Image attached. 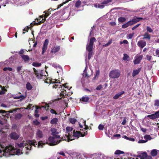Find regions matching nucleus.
<instances>
[{"instance_id":"9d476101","label":"nucleus","mask_w":159,"mask_h":159,"mask_svg":"<svg viewBox=\"0 0 159 159\" xmlns=\"http://www.w3.org/2000/svg\"><path fill=\"white\" fill-rule=\"evenodd\" d=\"M137 45L140 48L142 49L146 45V42L144 40H141L138 42Z\"/></svg>"},{"instance_id":"2eb2a0df","label":"nucleus","mask_w":159,"mask_h":159,"mask_svg":"<svg viewBox=\"0 0 159 159\" xmlns=\"http://www.w3.org/2000/svg\"><path fill=\"white\" fill-rule=\"evenodd\" d=\"M125 93L124 91H122L116 94L115 96L113 97V98L115 99H118L119 98L121 97V95Z\"/></svg>"},{"instance_id":"4c0bfd02","label":"nucleus","mask_w":159,"mask_h":159,"mask_svg":"<svg viewBox=\"0 0 159 159\" xmlns=\"http://www.w3.org/2000/svg\"><path fill=\"white\" fill-rule=\"evenodd\" d=\"M41 65V64L38 62H33L32 64V65L35 67H39Z\"/></svg>"},{"instance_id":"bb28decb","label":"nucleus","mask_w":159,"mask_h":159,"mask_svg":"<svg viewBox=\"0 0 159 159\" xmlns=\"http://www.w3.org/2000/svg\"><path fill=\"white\" fill-rule=\"evenodd\" d=\"M6 90L5 88L2 87L0 85V94H4Z\"/></svg>"},{"instance_id":"de8ad7c7","label":"nucleus","mask_w":159,"mask_h":159,"mask_svg":"<svg viewBox=\"0 0 159 159\" xmlns=\"http://www.w3.org/2000/svg\"><path fill=\"white\" fill-rule=\"evenodd\" d=\"M155 106L158 107L159 106V100H157L155 101L154 104Z\"/></svg>"},{"instance_id":"774afa93","label":"nucleus","mask_w":159,"mask_h":159,"mask_svg":"<svg viewBox=\"0 0 159 159\" xmlns=\"http://www.w3.org/2000/svg\"><path fill=\"white\" fill-rule=\"evenodd\" d=\"M156 55L157 57H159V50L157 49L156 51Z\"/></svg>"},{"instance_id":"39448f33","label":"nucleus","mask_w":159,"mask_h":159,"mask_svg":"<svg viewBox=\"0 0 159 159\" xmlns=\"http://www.w3.org/2000/svg\"><path fill=\"white\" fill-rule=\"evenodd\" d=\"M6 150L7 152H9L10 154L11 155H15L16 149L15 148L11 146H10L8 147H6Z\"/></svg>"},{"instance_id":"c9c22d12","label":"nucleus","mask_w":159,"mask_h":159,"mask_svg":"<svg viewBox=\"0 0 159 159\" xmlns=\"http://www.w3.org/2000/svg\"><path fill=\"white\" fill-rule=\"evenodd\" d=\"M112 1V0H105L102 2V3L103 4V5L104 4L105 5H107L109 3L111 2Z\"/></svg>"},{"instance_id":"8fccbe9b","label":"nucleus","mask_w":159,"mask_h":159,"mask_svg":"<svg viewBox=\"0 0 159 159\" xmlns=\"http://www.w3.org/2000/svg\"><path fill=\"white\" fill-rule=\"evenodd\" d=\"M25 146H26V145H25L23 143H20V144H18V146L20 148H22V147H23L24 148H25Z\"/></svg>"},{"instance_id":"f8f14e48","label":"nucleus","mask_w":159,"mask_h":159,"mask_svg":"<svg viewBox=\"0 0 159 159\" xmlns=\"http://www.w3.org/2000/svg\"><path fill=\"white\" fill-rule=\"evenodd\" d=\"M11 139H18L19 138V135L15 132L12 133L10 135Z\"/></svg>"},{"instance_id":"69168bd1","label":"nucleus","mask_w":159,"mask_h":159,"mask_svg":"<svg viewBox=\"0 0 159 159\" xmlns=\"http://www.w3.org/2000/svg\"><path fill=\"white\" fill-rule=\"evenodd\" d=\"M140 25V24H137V25H135V26H134V27H133L132 28V30H134V29H135L136 28H137L138 27H139Z\"/></svg>"},{"instance_id":"603ef678","label":"nucleus","mask_w":159,"mask_h":159,"mask_svg":"<svg viewBox=\"0 0 159 159\" xmlns=\"http://www.w3.org/2000/svg\"><path fill=\"white\" fill-rule=\"evenodd\" d=\"M15 153V155H19L20 153V149H16Z\"/></svg>"},{"instance_id":"f3484780","label":"nucleus","mask_w":159,"mask_h":159,"mask_svg":"<svg viewBox=\"0 0 159 159\" xmlns=\"http://www.w3.org/2000/svg\"><path fill=\"white\" fill-rule=\"evenodd\" d=\"M60 49L59 46H57L53 48L51 50V52L52 53H56L58 52Z\"/></svg>"},{"instance_id":"58836bf2","label":"nucleus","mask_w":159,"mask_h":159,"mask_svg":"<svg viewBox=\"0 0 159 159\" xmlns=\"http://www.w3.org/2000/svg\"><path fill=\"white\" fill-rule=\"evenodd\" d=\"M73 130V128L67 126L66 128V130L68 132H70L72 131Z\"/></svg>"},{"instance_id":"13d9d810","label":"nucleus","mask_w":159,"mask_h":159,"mask_svg":"<svg viewBox=\"0 0 159 159\" xmlns=\"http://www.w3.org/2000/svg\"><path fill=\"white\" fill-rule=\"evenodd\" d=\"M126 122L127 120H126V118H125L123 120L121 123V124L123 125H125Z\"/></svg>"},{"instance_id":"5701e85b","label":"nucleus","mask_w":159,"mask_h":159,"mask_svg":"<svg viewBox=\"0 0 159 159\" xmlns=\"http://www.w3.org/2000/svg\"><path fill=\"white\" fill-rule=\"evenodd\" d=\"M37 135L39 138H42L43 134L42 131L39 130H38L37 132Z\"/></svg>"},{"instance_id":"7ed1b4c3","label":"nucleus","mask_w":159,"mask_h":159,"mask_svg":"<svg viewBox=\"0 0 159 159\" xmlns=\"http://www.w3.org/2000/svg\"><path fill=\"white\" fill-rule=\"evenodd\" d=\"M66 140L69 142L73 140H46L47 143L50 146H54L59 143L62 140Z\"/></svg>"},{"instance_id":"09e8293b","label":"nucleus","mask_w":159,"mask_h":159,"mask_svg":"<svg viewBox=\"0 0 159 159\" xmlns=\"http://www.w3.org/2000/svg\"><path fill=\"white\" fill-rule=\"evenodd\" d=\"M129 25L128 24V22H127V23H125V24H124L122 25V27L123 28H125L128 26H129Z\"/></svg>"},{"instance_id":"1a4fd4ad","label":"nucleus","mask_w":159,"mask_h":159,"mask_svg":"<svg viewBox=\"0 0 159 159\" xmlns=\"http://www.w3.org/2000/svg\"><path fill=\"white\" fill-rule=\"evenodd\" d=\"M48 39H45V41L43 43V46L42 48V54H43L47 48L48 45Z\"/></svg>"},{"instance_id":"393cba45","label":"nucleus","mask_w":159,"mask_h":159,"mask_svg":"<svg viewBox=\"0 0 159 159\" xmlns=\"http://www.w3.org/2000/svg\"><path fill=\"white\" fill-rule=\"evenodd\" d=\"M58 121V119L56 118H55L52 119L51 120L50 123L52 124L56 125Z\"/></svg>"},{"instance_id":"e433bc0d","label":"nucleus","mask_w":159,"mask_h":159,"mask_svg":"<svg viewBox=\"0 0 159 159\" xmlns=\"http://www.w3.org/2000/svg\"><path fill=\"white\" fill-rule=\"evenodd\" d=\"M26 88L28 90H30L32 88V86L29 83H27L26 84Z\"/></svg>"},{"instance_id":"6e6d98bb","label":"nucleus","mask_w":159,"mask_h":159,"mask_svg":"<svg viewBox=\"0 0 159 159\" xmlns=\"http://www.w3.org/2000/svg\"><path fill=\"white\" fill-rule=\"evenodd\" d=\"M102 87L103 86L102 85H99L96 88V89L97 90H100L102 89Z\"/></svg>"},{"instance_id":"a18cd8bd","label":"nucleus","mask_w":159,"mask_h":159,"mask_svg":"<svg viewBox=\"0 0 159 159\" xmlns=\"http://www.w3.org/2000/svg\"><path fill=\"white\" fill-rule=\"evenodd\" d=\"M45 143H42L41 142H39L38 146L39 148H42L43 147V145H45Z\"/></svg>"},{"instance_id":"5fc2aeb1","label":"nucleus","mask_w":159,"mask_h":159,"mask_svg":"<svg viewBox=\"0 0 159 159\" xmlns=\"http://www.w3.org/2000/svg\"><path fill=\"white\" fill-rule=\"evenodd\" d=\"M98 128V129L99 130H102L103 129L104 126H103V125L101 124H100L99 125Z\"/></svg>"},{"instance_id":"a19ab883","label":"nucleus","mask_w":159,"mask_h":159,"mask_svg":"<svg viewBox=\"0 0 159 159\" xmlns=\"http://www.w3.org/2000/svg\"><path fill=\"white\" fill-rule=\"evenodd\" d=\"M81 4V2L80 1H78L76 2L75 6L77 7H79Z\"/></svg>"},{"instance_id":"4be33fe9","label":"nucleus","mask_w":159,"mask_h":159,"mask_svg":"<svg viewBox=\"0 0 159 159\" xmlns=\"http://www.w3.org/2000/svg\"><path fill=\"white\" fill-rule=\"evenodd\" d=\"M26 97V96H24L22 95H20L19 96H15L13 97V98L15 99H20V100H22L24 99Z\"/></svg>"},{"instance_id":"f704fd0d","label":"nucleus","mask_w":159,"mask_h":159,"mask_svg":"<svg viewBox=\"0 0 159 159\" xmlns=\"http://www.w3.org/2000/svg\"><path fill=\"white\" fill-rule=\"evenodd\" d=\"M147 116V117L150 118L151 119H152V120H153V119L157 118L156 117L155 114H153L152 115H148Z\"/></svg>"},{"instance_id":"ea45409f","label":"nucleus","mask_w":159,"mask_h":159,"mask_svg":"<svg viewBox=\"0 0 159 159\" xmlns=\"http://www.w3.org/2000/svg\"><path fill=\"white\" fill-rule=\"evenodd\" d=\"M143 137L145 139H153L150 135L148 134L144 136Z\"/></svg>"},{"instance_id":"b1692460","label":"nucleus","mask_w":159,"mask_h":159,"mask_svg":"<svg viewBox=\"0 0 159 159\" xmlns=\"http://www.w3.org/2000/svg\"><path fill=\"white\" fill-rule=\"evenodd\" d=\"M143 39H147L149 40L150 39V35L148 33H146L143 35Z\"/></svg>"},{"instance_id":"3c124183","label":"nucleus","mask_w":159,"mask_h":159,"mask_svg":"<svg viewBox=\"0 0 159 159\" xmlns=\"http://www.w3.org/2000/svg\"><path fill=\"white\" fill-rule=\"evenodd\" d=\"M88 52H89V53H88V59L89 60L91 57V56L92 55L93 52H92V51H88Z\"/></svg>"},{"instance_id":"4468645a","label":"nucleus","mask_w":159,"mask_h":159,"mask_svg":"<svg viewBox=\"0 0 159 159\" xmlns=\"http://www.w3.org/2000/svg\"><path fill=\"white\" fill-rule=\"evenodd\" d=\"M21 57L24 62L25 63H28L30 60L29 57L26 55H21Z\"/></svg>"},{"instance_id":"052dcab7","label":"nucleus","mask_w":159,"mask_h":159,"mask_svg":"<svg viewBox=\"0 0 159 159\" xmlns=\"http://www.w3.org/2000/svg\"><path fill=\"white\" fill-rule=\"evenodd\" d=\"M22 115L20 113L18 114L16 116V118L17 119H20L22 117Z\"/></svg>"},{"instance_id":"2f4dec72","label":"nucleus","mask_w":159,"mask_h":159,"mask_svg":"<svg viewBox=\"0 0 159 159\" xmlns=\"http://www.w3.org/2000/svg\"><path fill=\"white\" fill-rule=\"evenodd\" d=\"M93 48V46L87 44L86 46V49L87 51H92Z\"/></svg>"},{"instance_id":"cd10ccee","label":"nucleus","mask_w":159,"mask_h":159,"mask_svg":"<svg viewBox=\"0 0 159 159\" xmlns=\"http://www.w3.org/2000/svg\"><path fill=\"white\" fill-rule=\"evenodd\" d=\"M140 71V70L139 69L134 70L133 71V72L132 73V76L133 77L135 76H136V75H138Z\"/></svg>"},{"instance_id":"dca6fc26","label":"nucleus","mask_w":159,"mask_h":159,"mask_svg":"<svg viewBox=\"0 0 159 159\" xmlns=\"http://www.w3.org/2000/svg\"><path fill=\"white\" fill-rule=\"evenodd\" d=\"M43 15L39 17L37 19V21L39 22L38 23L39 24H40L42 23H43L44 21L46 20V19L45 18L43 19Z\"/></svg>"},{"instance_id":"473e14b6","label":"nucleus","mask_w":159,"mask_h":159,"mask_svg":"<svg viewBox=\"0 0 159 159\" xmlns=\"http://www.w3.org/2000/svg\"><path fill=\"white\" fill-rule=\"evenodd\" d=\"M125 153L123 151H121L119 150H116L115 152V154L116 155H120V154H123Z\"/></svg>"},{"instance_id":"a211bd4d","label":"nucleus","mask_w":159,"mask_h":159,"mask_svg":"<svg viewBox=\"0 0 159 159\" xmlns=\"http://www.w3.org/2000/svg\"><path fill=\"white\" fill-rule=\"evenodd\" d=\"M89 100V98L87 96H84L81 99H80V100L83 102H87Z\"/></svg>"},{"instance_id":"bf43d9fd","label":"nucleus","mask_w":159,"mask_h":159,"mask_svg":"<svg viewBox=\"0 0 159 159\" xmlns=\"http://www.w3.org/2000/svg\"><path fill=\"white\" fill-rule=\"evenodd\" d=\"M128 43V41L126 40H124L122 42H120V44H122L123 43L127 44Z\"/></svg>"},{"instance_id":"f03ea898","label":"nucleus","mask_w":159,"mask_h":159,"mask_svg":"<svg viewBox=\"0 0 159 159\" xmlns=\"http://www.w3.org/2000/svg\"><path fill=\"white\" fill-rule=\"evenodd\" d=\"M120 75V72L118 70H114L111 71L109 74L110 77L113 79L118 78Z\"/></svg>"},{"instance_id":"e2e57ef3","label":"nucleus","mask_w":159,"mask_h":159,"mask_svg":"<svg viewBox=\"0 0 159 159\" xmlns=\"http://www.w3.org/2000/svg\"><path fill=\"white\" fill-rule=\"evenodd\" d=\"M154 114L157 118H159V111L156 112Z\"/></svg>"},{"instance_id":"423d86ee","label":"nucleus","mask_w":159,"mask_h":159,"mask_svg":"<svg viewBox=\"0 0 159 159\" xmlns=\"http://www.w3.org/2000/svg\"><path fill=\"white\" fill-rule=\"evenodd\" d=\"M137 157L141 159H146L147 158V153L146 152H138Z\"/></svg>"},{"instance_id":"4d7b16f0","label":"nucleus","mask_w":159,"mask_h":159,"mask_svg":"<svg viewBox=\"0 0 159 159\" xmlns=\"http://www.w3.org/2000/svg\"><path fill=\"white\" fill-rule=\"evenodd\" d=\"M128 22V23L129 26L131 25L134 24L132 20L129 21Z\"/></svg>"},{"instance_id":"9b49d317","label":"nucleus","mask_w":159,"mask_h":159,"mask_svg":"<svg viewBox=\"0 0 159 159\" xmlns=\"http://www.w3.org/2000/svg\"><path fill=\"white\" fill-rule=\"evenodd\" d=\"M142 58L143 56L142 55H139L136 57L135 60L134 61V64H139L140 61L142 59Z\"/></svg>"},{"instance_id":"20e7f679","label":"nucleus","mask_w":159,"mask_h":159,"mask_svg":"<svg viewBox=\"0 0 159 159\" xmlns=\"http://www.w3.org/2000/svg\"><path fill=\"white\" fill-rule=\"evenodd\" d=\"M9 111L6 112L5 111L3 110H0V117H1L2 119H3L5 120H7V118H8L9 117L8 113ZM0 124L3 125V122L0 120Z\"/></svg>"},{"instance_id":"412c9836","label":"nucleus","mask_w":159,"mask_h":159,"mask_svg":"<svg viewBox=\"0 0 159 159\" xmlns=\"http://www.w3.org/2000/svg\"><path fill=\"white\" fill-rule=\"evenodd\" d=\"M94 6L96 8H103L104 7V5H103L102 3V2L98 4H94Z\"/></svg>"},{"instance_id":"49530a36","label":"nucleus","mask_w":159,"mask_h":159,"mask_svg":"<svg viewBox=\"0 0 159 159\" xmlns=\"http://www.w3.org/2000/svg\"><path fill=\"white\" fill-rule=\"evenodd\" d=\"M148 140H139L138 143H143L147 142Z\"/></svg>"},{"instance_id":"6e6552de","label":"nucleus","mask_w":159,"mask_h":159,"mask_svg":"<svg viewBox=\"0 0 159 159\" xmlns=\"http://www.w3.org/2000/svg\"><path fill=\"white\" fill-rule=\"evenodd\" d=\"M87 134V132H84V134H82L80 132L78 131H76L75 132V131H74V133H73V135L76 138H78L79 137L82 136L83 137L86 135Z\"/></svg>"},{"instance_id":"680f3d73","label":"nucleus","mask_w":159,"mask_h":159,"mask_svg":"<svg viewBox=\"0 0 159 159\" xmlns=\"http://www.w3.org/2000/svg\"><path fill=\"white\" fill-rule=\"evenodd\" d=\"M146 57H147V59L149 61H150V60L151 59V58H152V56L148 55L146 56Z\"/></svg>"},{"instance_id":"6ab92c4d","label":"nucleus","mask_w":159,"mask_h":159,"mask_svg":"<svg viewBox=\"0 0 159 159\" xmlns=\"http://www.w3.org/2000/svg\"><path fill=\"white\" fill-rule=\"evenodd\" d=\"M45 106H42L41 107H40V106H36V109H41V108L42 107L44 108L47 111L49 109V106L47 103H45Z\"/></svg>"},{"instance_id":"c756f323","label":"nucleus","mask_w":159,"mask_h":159,"mask_svg":"<svg viewBox=\"0 0 159 159\" xmlns=\"http://www.w3.org/2000/svg\"><path fill=\"white\" fill-rule=\"evenodd\" d=\"M123 55V59L124 61H128L129 60V57L127 54H124Z\"/></svg>"},{"instance_id":"c85d7f7f","label":"nucleus","mask_w":159,"mask_h":159,"mask_svg":"<svg viewBox=\"0 0 159 159\" xmlns=\"http://www.w3.org/2000/svg\"><path fill=\"white\" fill-rule=\"evenodd\" d=\"M141 17H135L132 19L134 23L135 24L137 22L139 21L140 20L143 19Z\"/></svg>"},{"instance_id":"338daca9","label":"nucleus","mask_w":159,"mask_h":159,"mask_svg":"<svg viewBox=\"0 0 159 159\" xmlns=\"http://www.w3.org/2000/svg\"><path fill=\"white\" fill-rule=\"evenodd\" d=\"M140 129L144 133L146 132L147 130V129H146L144 128L141 127H140Z\"/></svg>"},{"instance_id":"79ce46f5","label":"nucleus","mask_w":159,"mask_h":159,"mask_svg":"<svg viewBox=\"0 0 159 159\" xmlns=\"http://www.w3.org/2000/svg\"><path fill=\"white\" fill-rule=\"evenodd\" d=\"M112 43V40L111 39L109 41V42L106 44L103 45V47H106L109 46Z\"/></svg>"},{"instance_id":"c03bdc74","label":"nucleus","mask_w":159,"mask_h":159,"mask_svg":"<svg viewBox=\"0 0 159 159\" xmlns=\"http://www.w3.org/2000/svg\"><path fill=\"white\" fill-rule=\"evenodd\" d=\"M76 121V119L74 118H70V122L72 124H75Z\"/></svg>"},{"instance_id":"f257e3e1","label":"nucleus","mask_w":159,"mask_h":159,"mask_svg":"<svg viewBox=\"0 0 159 159\" xmlns=\"http://www.w3.org/2000/svg\"><path fill=\"white\" fill-rule=\"evenodd\" d=\"M33 70L34 74L38 79L44 80V82L45 83L51 84V86L53 88H57V90L61 88V90L62 89V87L60 85L61 83L60 82L57 81V80L55 79L51 80L50 79H47L46 75H43L42 71H38L34 68H33Z\"/></svg>"},{"instance_id":"0eeeda50","label":"nucleus","mask_w":159,"mask_h":159,"mask_svg":"<svg viewBox=\"0 0 159 159\" xmlns=\"http://www.w3.org/2000/svg\"><path fill=\"white\" fill-rule=\"evenodd\" d=\"M51 131L52 136L54 138L59 139L60 138V136L58 135V132L57 131V130L55 128H52L51 129Z\"/></svg>"},{"instance_id":"7c9ffc66","label":"nucleus","mask_w":159,"mask_h":159,"mask_svg":"<svg viewBox=\"0 0 159 159\" xmlns=\"http://www.w3.org/2000/svg\"><path fill=\"white\" fill-rule=\"evenodd\" d=\"M96 41V39L94 37L91 38L89 41V45L93 46V43Z\"/></svg>"},{"instance_id":"ddd939ff","label":"nucleus","mask_w":159,"mask_h":159,"mask_svg":"<svg viewBox=\"0 0 159 159\" xmlns=\"http://www.w3.org/2000/svg\"><path fill=\"white\" fill-rule=\"evenodd\" d=\"M52 66L54 67L57 69L58 71H57V73H58L59 72L62 71V69L61 67L58 64L56 63H54L53 64Z\"/></svg>"},{"instance_id":"0e129e2a","label":"nucleus","mask_w":159,"mask_h":159,"mask_svg":"<svg viewBox=\"0 0 159 159\" xmlns=\"http://www.w3.org/2000/svg\"><path fill=\"white\" fill-rule=\"evenodd\" d=\"M50 111V112L52 114H57L56 111L53 109H51Z\"/></svg>"},{"instance_id":"aec40b11","label":"nucleus","mask_w":159,"mask_h":159,"mask_svg":"<svg viewBox=\"0 0 159 159\" xmlns=\"http://www.w3.org/2000/svg\"><path fill=\"white\" fill-rule=\"evenodd\" d=\"M30 144H29V145H28V146L27 147H25V148L27 150H30L31 149V147L32 145L34 146H35V143H36L35 142H33L31 143H29Z\"/></svg>"},{"instance_id":"864d4df0","label":"nucleus","mask_w":159,"mask_h":159,"mask_svg":"<svg viewBox=\"0 0 159 159\" xmlns=\"http://www.w3.org/2000/svg\"><path fill=\"white\" fill-rule=\"evenodd\" d=\"M12 68L10 67H5L3 69V70L4 71H6L7 70H8L9 71H12Z\"/></svg>"},{"instance_id":"37998d69","label":"nucleus","mask_w":159,"mask_h":159,"mask_svg":"<svg viewBox=\"0 0 159 159\" xmlns=\"http://www.w3.org/2000/svg\"><path fill=\"white\" fill-rule=\"evenodd\" d=\"M125 20H126L125 18L124 17H120V18H119V19H118L119 21L120 22H124L125 21Z\"/></svg>"},{"instance_id":"a878e982","label":"nucleus","mask_w":159,"mask_h":159,"mask_svg":"<svg viewBox=\"0 0 159 159\" xmlns=\"http://www.w3.org/2000/svg\"><path fill=\"white\" fill-rule=\"evenodd\" d=\"M157 154V151L156 149L152 150L151 152V155L152 157L156 156Z\"/></svg>"},{"instance_id":"72a5a7b5","label":"nucleus","mask_w":159,"mask_h":159,"mask_svg":"<svg viewBox=\"0 0 159 159\" xmlns=\"http://www.w3.org/2000/svg\"><path fill=\"white\" fill-rule=\"evenodd\" d=\"M147 31L150 33H152L153 32V30L150 26H147L146 27Z\"/></svg>"}]
</instances>
